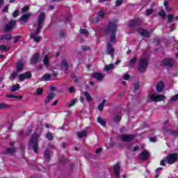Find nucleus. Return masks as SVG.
I'll return each instance as SVG.
<instances>
[{
	"instance_id": "nucleus-6",
	"label": "nucleus",
	"mask_w": 178,
	"mask_h": 178,
	"mask_svg": "<svg viewBox=\"0 0 178 178\" xmlns=\"http://www.w3.org/2000/svg\"><path fill=\"white\" fill-rule=\"evenodd\" d=\"M165 95H158L156 93L149 94L147 96V101L149 102H161V101H164Z\"/></svg>"
},
{
	"instance_id": "nucleus-26",
	"label": "nucleus",
	"mask_w": 178,
	"mask_h": 178,
	"mask_svg": "<svg viewBox=\"0 0 178 178\" xmlns=\"http://www.w3.org/2000/svg\"><path fill=\"white\" fill-rule=\"evenodd\" d=\"M10 49V46H5V45H1L0 46V51L6 52V51H9Z\"/></svg>"
},
{
	"instance_id": "nucleus-57",
	"label": "nucleus",
	"mask_w": 178,
	"mask_h": 178,
	"mask_svg": "<svg viewBox=\"0 0 178 178\" xmlns=\"http://www.w3.org/2000/svg\"><path fill=\"white\" fill-rule=\"evenodd\" d=\"M13 16L14 17H16L17 16H19V10H15L13 13Z\"/></svg>"
},
{
	"instance_id": "nucleus-13",
	"label": "nucleus",
	"mask_w": 178,
	"mask_h": 178,
	"mask_svg": "<svg viewBox=\"0 0 178 178\" xmlns=\"http://www.w3.org/2000/svg\"><path fill=\"white\" fill-rule=\"evenodd\" d=\"M163 88H165V85L163 84V82L158 83L156 86V92H162V91H163Z\"/></svg>"
},
{
	"instance_id": "nucleus-3",
	"label": "nucleus",
	"mask_w": 178,
	"mask_h": 178,
	"mask_svg": "<svg viewBox=\"0 0 178 178\" xmlns=\"http://www.w3.org/2000/svg\"><path fill=\"white\" fill-rule=\"evenodd\" d=\"M178 159V154L177 153H171L165 157V159H163L160 165L161 166H165V163H169V165H173V163H176Z\"/></svg>"
},
{
	"instance_id": "nucleus-45",
	"label": "nucleus",
	"mask_w": 178,
	"mask_h": 178,
	"mask_svg": "<svg viewBox=\"0 0 178 178\" xmlns=\"http://www.w3.org/2000/svg\"><path fill=\"white\" fill-rule=\"evenodd\" d=\"M134 88V90L137 91L138 88H140V84L139 83H136L131 86V88Z\"/></svg>"
},
{
	"instance_id": "nucleus-62",
	"label": "nucleus",
	"mask_w": 178,
	"mask_h": 178,
	"mask_svg": "<svg viewBox=\"0 0 178 178\" xmlns=\"http://www.w3.org/2000/svg\"><path fill=\"white\" fill-rule=\"evenodd\" d=\"M138 146H135L132 149L133 152H136V151H138Z\"/></svg>"
},
{
	"instance_id": "nucleus-39",
	"label": "nucleus",
	"mask_w": 178,
	"mask_h": 178,
	"mask_svg": "<svg viewBox=\"0 0 178 178\" xmlns=\"http://www.w3.org/2000/svg\"><path fill=\"white\" fill-rule=\"evenodd\" d=\"M178 99V94L173 96V97H170V101H172V102H176L177 100Z\"/></svg>"
},
{
	"instance_id": "nucleus-7",
	"label": "nucleus",
	"mask_w": 178,
	"mask_h": 178,
	"mask_svg": "<svg viewBox=\"0 0 178 178\" xmlns=\"http://www.w3.org/2000/svg\"><path fill=\"white\" fill-rule=\"evenodd\" d=\"M175 60L172 58H165L161 63V66H166L167 67H170L173 66Z\"/></svg>"
},
{
	"instance_id": "nucleus-35",
	"label": "nucleus",
	"mask_w": 178,
	"mask_h": 178,
	"mask_svg": "<svg viewBox=\"0 0 178 178\" xmlns=\"http://www.w3.org/2000/svg\"><path fill=\"white\" fill-rule=\"evenodd\" d=\"M84 95H85L86 99H87V101H88V102H90V101H91L92 99L91 98V96L90 95V93L86 92L84 93Z\"/></svg>"
},
{
	"instance_id": "nucleus-27",
	"label": "nucleus",
	"mask_w": 178,
	"mask_h": 178,
	"mask_svg": "<svg viewBox=\"0 0 178 178\" xmlns=\"http://www.w3.org/2000/svg\"><path fill=\"white\" fill-rule=\"evenodd\" d=\"M98 17H100V19H102L103 17H105V15H106V13L104 10H101L98 13Z\"/></svg>"
},
{
	"instance_id": "nucleus-8",
	"label": "nucleus",
	"mask_w": 178,
	"mask_h": 178,
	"mask_svg": "<svg viewBox=\"0 0 178 178\" xmlns=\"http://www.w3.org/2000/svg\"><path fill=\"white\" fill-rule=\"evenodd\" d=\"M16 26V20H13L7 24L4 28L5 31H12Z\"/></svg>"
},
{
	"instance_id": "nucleus-24",
	"label": "nucleus",
	"mask_w": 178,
	"mask_h": 178,
	"mask_svg": "<svg viewBox=\"0 0 178 178\" xmlns=\"http://www.w3.org/2000/svg\"><path fill=\"white\" fill-rule=\"evenodd\" d=\"M77 102V99H73L70 103L67 104V108H72Z\"/></svg>"
},
{
	"instance_id": "nucleus-60",
	"label": "nucleus",
	"mask_w": 178,
	"mask_h": 178,
	"mask_svg": "<svg viewBox=\"0 0 178 178\" xmlns=\"http://www.w3.org/2000/svg\"><path fill=\"white\" fill-rule=\"evenodd\" d=\"M27 10H29V7H27V6H24V7L22 9V12H27Z\"/></svg>"
},
{
	"instance_id": "nucleus-42",
	"label": "nucleus",
	"mask_w": 178,
	"mask_h": 178,
	"mask_svg": "<svg viewBox=\"0 0 178 178\" xmlns=\"http://www.w3.org/2000/svg\"><path fill=\"white\" fill-rule=\"evenodd\" d=\"M120 119H122V117L120 115H116L114 118V122H116V123L120 122Z\"/></svg>"
},
{
	"instance_id": "nucleus-52",
	"label": "nucleus",
	"mask_w": 178,
	"mask_h": 178,
	"mask_svg": "<svg viewBox=\"0 0 178 178\" xmlns=\"http://www.w3.org/2000/svg\"><path fill=\"white\" fill-rule=\"evenodd\" d=\"M19 40H20V36L14 37V40H13L14 44H16V42H17Z\"/></svg>"
},
{
	"instance_id": "nucleus-25",
	"label": "nucleus",
	"mask_w": 178,
	"mask_h": 178,
	"mask_svg": "<svg viewBox=\"0 0 178 178\" xmlns=\"http://www.w3.org/2000/svg\"><path fill=\"white\" fill-rule=\"evenodd\" d=\"M105 104H106V99H103L102 103L98 106L99 111H102L104 110V106H105Z\"/></svg>"
},
{
	"instance_id": "nucleus-37",
	"label": "nucleus",
	"mask_w": 178,
	"mask_h": 178,
	"mask_svg": "<svg viewBox=\"0 0 178 178\" xmlns=\"http://www.w3.org/2000/svg\"><path fill=\"white\" fill-rule=\"evenodd\" d=\"M46 137L48 138V140H49V141H52V140H54V136H52V134H51V133H47L46 134Z\"/></svg>"
},
{
	"instance_id": "nucleus-17",
	"label": "nucleus",
	"mask_w": 178,
	"mask_h": 178,
	"mask_svg": "<svg viewBox=\"0 0 178 178\" xmlns=\"http://www.w3.org/2000/svg\"><path fill=\"white\" fill-rule=\"evenodd\" d=\"M139 34L143 37H149V32L147 31V30L140 29H139Z\"/></svg>"
},
{
	"instance_id": "nucleus-1",
	"label": "nucleus",
	"mask_w": 178,
	"mask_h": 178,
	"mask_svg": "<svg viewBox=\"0 0 178 178\" xmlns=\"http://www.w3.org/2000/svg\"><path fill=\"white\" fill-rule=\"evenodd\" d=\"M44 20L45 13H41L38 18V26L35 30V33H32L30 35L31 38H32L35 42H39L40 40H41V37L39 36L38 34H40V30L42 29V24H44Z\"/></svg>"
},
{
	"instance_id": "nucleus-31",
	"label": "nucleus",
	"mask_w": 178,
	"mask_h": 178,
	"mask_svg": "<svg viewBox=\"0 0 178 178\" xmlns=\"http://www.w3.org/2000/svg\"><path fill=\"white\" fill-rule=\"evenodd\" d=\"M97 122L98 123H99V124H101L102 126H105L106 122H105V120L101 118L100 117L97 118Z\"/></svg>"
},
{
	"instance_id": "nucleus-9",
	"label": "nucleus",
	"mask_w": 178,
	"mask_h": 178,
	"mask_svg": "<svg viewBox=\"0 0 178 178\" xmlns=\"http://www.w3.org/2000/svg\"><path fill=\"white\" fill-rule=\"evenodd\" d=\"M31 78V73L30 72H26L24 74L19 75V80L21 81H24V80H27Z\"/></svg>"
},
{
	"instance_id": "nucleus-12",
	"label": "nucleus",
	"mask_w": 178,
	"mask_h": 178,
	"mask_svg": "<svg viewBox=\"0 0 178 178\" xmlns=\"http://www.w3.org/2000/svg\"><path fill=\"white\" fill-rule=\"evenodd\" d=\"M122 141H133L134 140V136L133 135H122L120 136Z\"/></svg>"
},
{
	"instance_id": "nucleus-33",
	"label": "nucleus",
	"mask_w": 178,
	"mask_h": 178,
	"mask_svg": "<svg viewBox=\"0 0 178 178\" xmlns=\"http://www.w3.org/2000/svg\"><path fill=\"white\" fill-rule=\"evenodd\" d=\"M18 74H19L17 73V72H13V74L10 76V80H15L16 77H17Z\"/></svg>"
},
{
	"instance_id": "nucleus-64",
	"label": "nucleus",
	"mask_w": 178,
	"mask_h": 178,
	"mask_svg": "<svg viewBox=\"0 0 178 178\" xmlns=\"http://www.w3.org/2000/svg\"><path fill=\"white\" fill-rule=\"evenodd\" d=\"M80 101L81 102L83 103L84 102V98L83 97H80Z\"/></svg>"
},
{
	"instance_id": "nucleus-58",
	"label": "nucleus",
	"mask_w": 178,
	"mask_h": 178,
	"mask_svg": "<svg viewBox=\"0 0 178 178\" xmlns=\"http://www.w3.org/2000/svg\"><path fill=\"white\" fill-rule=\"evenodd\" d=\"M88 49H90V47L88 46L82 47V51H88Z\"/></svg>"
},
{
	"instance_id": "nucleus-30",
	"label": "nucleus",
	"mask_w": 178,
	"mask_h": 178,
	"mask_svg": "<svg viewBox=\"0 0 178 178\" xmlns=\"http://www.w3.org/2000/svg\"><path fill=\"white\" fill-rule=\"evenodd\" d=\"M43 63L44 66H48L49 65V58H48V56H45L43 59Z\"/></svg>"
},
{
	"instance_id": "nucleus-48",
	"label": "nucleus",
	"mask_w": 178,
	"mask_h": 178,
	"mask_svg": "<svg viewBox=\"0 0 178 178\" xmlns=\"http://www.w3.org/2000/svg\"><path fill=\"white\" fill-rule=\"evenodd\" d=\"M5 108H9V106L5 104H0V109H5Z\"/></svg>"
},
{
	"instance_id": "nucleus-41",
	"label": "nucleus",
	"mask_w": 178,
	"mask_h": 178,
	"mask_svg": "<svg viewBox=\"0 0 178 178\" xmlns=\"http://www.w3.org/2000/svg\"><path fill=\"white\" fill-rule=\"evenodd\" d=\"M128 24H129V27H134V26H136V20L130 21Z\"/></svg>"
},
{
	"instance_id": "nucleus-11",
	"label": "nucleus",
	"mask_w": 178,
	"mask_h": 178,
	"mask_svg": "<svg viewBox=\"0 0 178 178\" xmlns=\"http://www.w3.org/2000/svg\"><path fill=\"white\" fill-rule=\"evenodd\" d=\"M107 53L108 54V55H111L112 58H113L114 54H115V49L112 47V45L111 44V43L107 44Z\"/></svg>"
},
{
	"instance_id": "nucleus-46",
	"label": "nucleus",
	"mask_w": 178,
	"mask_h": 178,
	"mask_svg": "<svg viewBox=\"0 0 178 178\" xmlns=\"http://www.w3.org/2000/svg\"><path fill=\"white\" fill-rule=\"evenodd\" d=\"M123 3V0H116L115 6H120Z\"/></svg>"
},
{
	"instance_id": "nucleus-53",
	"label": "nucleus",
	"mask_w": 178,
	"mask_h": 178,
	"mask_svg": "<svg viewBox=\"0 0 178 178\" xmlns=\"http://www.w3.org/2000/svg\"><path fill=\"white\" fill-rule=\"evenodd\" d=\"M168 20L169 22H172V20H173V15H172V14L168 15Z\"/></svg>"
},
{
	"instance_id": "nucleus-51",
	"label": "nucleus",
	"mask_w": 178,
	"mask_h": 178,
	"mask_svg": "<svg viewBox=\"0 0 178 178\" xmlns=\"http://www.w3.org/2000/svg\"><path fill=\"white\" fill-rule=\"evenodd\" d=\"M164 6L167 12H170V10H172V8H170V7H168V4H166V2L164 3Z\"/></svg>"
},
{
	"instance_id": "nucleus-38",
	"label": "nucleus",
	"mask_w": 178,
	"mask_h": 178,
	"mask_svg": "<svg viewBox=\"0 0 178 178\" xmlns=\"http://www.w3.org/2000/svg\"><path fill=\"white\" fill-rule=\"evenodd\" d=\"M159 16L163 17V19H166V14L165 13V11L161 10L159 13Z\"/></svg>"
},
{
	"instance_id": "nucleus-14",
	"label": "nucleus",
	"mask_w": 178,
	"mask_h": 178,
	"mask_svg": "<svg viewBox=\"0 0 178 178\" xmlns=\"http://www.w3.org/2000/svg\"><path fill=\"white\" fill-rule=\"evenodd\" d=\"M24 66V62L20 60L17 63V72H22Z\"/></svg>"
},
{
	"instance_id": "nucleus-44",
	"label": "nucleus",
	"mask_w": 178,
	"mask_h": 178,
	"mask_svg": "<svg viewBox=\"0 0 178 178\" xmlns=\"http://www.w3.org/2000/svg\"><path fill=\"white\" fill-rule=\"evenodd\" d=\"M81 34H83V35H88V31L86 29H80Z\"/></svg>"
},
{
	"instance_id": "nucleus-4",
	"label": "nucleus",
	"mask_w": 178,
	"mask_h": 178,
	"mask_svg": "<svg viewBox=\"0 0 178 178\" xmlns=\"http://www.w3.org/2000/svg\"><path fill=\"white\" fill-rule=\"evenodd\" d=\"M143 56L144 58H142L139 62V72H145L147 66H148L149 56L147 53H144Z\"/></svg>"
},
{
	"instance_id": "nucleus-47",
	"label": "nucleus",
	"mask_w": 178,
	"mask_h": 178,
	"mask_svg": "<svg viewBox=\"0 0 178 178\" xmlns=\"http://www.w3.org/2000/svg\"><path fill=\"white\" fill-rule=\"evenodd\" d=\"M7 154H15V149L9 148L7 149Z\"/></svg>"
},
{
	"instance_id": "nucleus-63",
	"label": "nucleus",
	"mask_w": 178,
	"mask_h": 178,
	"mask_svg": "<svg viewBox=\"0 0 178 178\" xmlns=\"http://www.w3.org/2000/svg\"><path fill=\"white\" fill-rule=\"evenodd\" d=\"M50 90L51 91H55V86H50Z\"/></svg>"
},
{
	"instance_id": "nucleus-56",
	"label": "nucleus",
	"mask_w": 178,
	"mask_h": 178,
	"mask_svg": "<svg viewBox=\"0 0 178 178\" xmlns=\"http://www.w3.org/2000/svg\"><path fill=\"white\" fill-rule=\"evenodd\" d=\"M149 141L151 143H156V137H152V138H149Z\"/></svg>"
},
{
	"instance_id": "nucleus-16",
	"label": "nucleus",
	"mask_w": 178,
	"mask_h": 178,
	"mask_svg": "<svg viewBox=\"0 0 178 178\" xmlns=\"http://www.w3.org/2000/svg\"><path fill=\"white\" fill-rule=\"evenodd\" d=\"M92 77L95 79H97V80L101 81L102 79H104V75L99 72H95L92 74Z\"/></svg>"
},
{
	"instance_id": "nucleus-40",
	"label": "nucleus",
	"mask_w": 178,
	"mask_h": 178,
	"mask_svg": "<svg viewBox=\"0 0 178 178\" xmlns=\"http://www.w3.org/2000/svg\"><path fill=\"white\" fill-rule=\"evenodd\" d=\"M10 38H12V35H4V36H3L1 38V40H10Z\"/></svg>"
},
{
	"instance_id": "nucleus-50",
	"label": "nucleus",
	"mask_w": 178,
	"mask_h": 178,
	"mask_svg": "<svg viewBox=\"0 0 178 178\" xmlns=\"http://www.w3.org/2000/svg\"><path fill=\"white\" fill-rule=\"evenodd\" d=\"M152 12H154V10L152 9L147 10H146L147 16H149V15H152Z\"/></svg>"
},
{
	"instance_id": "nucleus-28",
	"label": "nucleus",
	"mask_w": 178,
	"mask_h": 178,
	"mask_svg": "<svg viewBox=\"0 0 178 178\" xmlns=\"http://www.w3.org/2000/svg\"><path fill=\"white\" fill-rule=\"evenodd\" d=\"M43 93H44V90L42 89V88H38L36 89V92H35L36 95H42Z\"/></svg>"
},
{
	"instance_id": "nucleus-59",
	"label": "nucleus",
	"mask_w": 178,
	"mask_h": 178,
	"mask_svg": "<svg viewBox=\"0 0 178 178\" xmlns=\"http://www.w3.org/2000/svg\"><path fill=\"white\" fill-rule=\"evenodd\" d=\"M75 89L74 87H71L69 88V92H70L71 94H72V92H74Z\"/></svg>"
},
{
	"instance_id": "nucleus-32",
	"label": "nucleus",
	"mask_w": 178,
	"mask_h": 178,
	"mask_svg": "<svg viewBox=\"0 0 178 178\" xmlns=\"http://www.w3.org/2000/svg\"><path fill=\"white\" fill-rule=\"evenodd\" d=\"M7 98H16L17 99H22V96H16L13 95H6Z\"/></svg>"
},
{
	"instance_id": "nucleus-54",
	"label": "nucleus",
	"mask_w": 178,
	"mask_h": 178,
	"mask_svg": "<svg viewBox=\"0 0 178 178\" xmlns=\"http://www.w3.org/2000/svg\"><path fill=\"white\" fill-rule=\"evenodd\" d=\"M122 77L124 80H129V79H130V75H129L128 74H125L123 75Z\"/></svg>"
},
{
	"instance_id": "nucleus-10",
	"label": "nucleus",
	"mask_w": 178,
	"mask_h": 178,
	"mask_svg": "<svg viewBox=\"0 0 178 178\" xmlns=\"http://www.w3.org/2000/svg\"><path fill=\"white\" fill-rule=\"evenodd\" d=\"M139 159L145 160L149 158V152L147 150L143 151L138 156Z\"/></svg>"
},
{
	"instance_id": "nucleus-21",
	"label": "nucleus",
	"mask_w": 178,
	"mask_h": 178,
	"mask_svg": "<svg viewBox=\"0 0 178 178\" xmlns=\"http://www.w3.org/2000/svg\"><path fill=\"white\" fill-rule=\"evenodd\" d=\"M30 16H31V13H26V14H24V15H22L21 17V20L22 22H26V20L29 19V18L30 17Z\"/></svg>"
},
{
	"instance_id": "nucleus-36",
	"label": "nucleus",
	"mask_w": 178,
	"mask_h": 178,
	"mask_svg": "<svg viewBox=\"0 0 178 178\" xmlns=\"http://www.w3.org/2000/svg\"><path fill=\"white\" fill-rule=\"evenodd\" d=\"M19 88H20V85H19V84L14 85L13 86V88H11V91H13V92L17 91V90H19Z\"/></svg>"
},
{
	"instance_id": "nucleus-2",
	"label": "nucleus",
	"mask_w": 178,
	"mask_h": 178,
	"mask_svg": "<svg viewBox=\"0 0 178 178\" xmlns=\"http://www.w3.org/2000/svg\"><path fill=\"white\" fill-rule=\"evenodd\" d=\"M105 34L110 37V42H113L116 39V22H110L105 29Z\"/></svg>"
},
{
	"instance_id": "nucleus-55",
	"label": "nucleus",
	"mask_w": 178,
	"mask_h": 178,
	"mask_svg": "<svg viewBox=\"0 0 178 178\" xmlns=\"http://www.w3.org/2000/svg\"><path fill=\"white\" fill-rule=\"evenodd\" d=\"M8 9H9V6H4L3 8V13H6V12H8Z\"/></svg>"
},
{
	"instance_id": "nucleus-34",
	"label": "nucleus",
	"mask_w": 178,
	"mask_h": 178,
	"mask_svg": "<svg viewBox=\"0 0 178 178\" xmlns=\"http://www.w3.org/2000/svg\"><path fill=\"white\" fill-rule=\"evenodd\" d=\"M44 156L46 161L48 162V161H49V150H46L44 152Z\"/></svg>"
},
{
	"instance_id": "nucleus-19",
	"label": "nucleus",
	"mask_w": 178,
	"mask_h": 178,
	"mask_svg": "<svg viewBox=\"0 0 178 178\" xmlns=\"http://www.w3.org/2000/svg\"><path fill=\"white\" fill-rule=\"evenodd\" d=\"M120 166L119 164H115L114 165V175H115V176H119V173H120Z\"/></svg>"
},
{
	"instance_id": "nucleus-15",
	"label": "nucleus",
	"mask_w": 178,
	"mask_h": 178,
	"mask_svg": "<svg viewBox=\"0 0 178 178\" xmlns=\"http://www.w3.org/2000/svg\"><path fill=\"white\" fill-rule=\"evenodd\" d=\"M69 69V65H67V61L66 60H63L61 62V70H65V72H67Z\"/></svg>"
},
{
	"instance_id": "nucleus-61",
	"label": "nucleus",
	"mask_w": 178,
	"mask_h": 178,
	"mask_svg": "<svg viewBox=\"0 0 178 178\" xmlns=\"http://www.w3.org/2000/svg\"><path fill=\"white\" fill-rule=\"evenodd\" d=\"M101 151H102V149L101 147L97 148L96 150V154H99Z\"/></svg>"
},
{
	"instance_id": "nucleus-43",
	"label": "nucleus",
	"mask_w": 178,
	"mask_h": 178,
	"mask_svg": "<svg viewBox=\"0 0 178 178\" xmlns=\"http://www.w3.org/2000/svg\"><path fill=\"white\" fill-rule=\"evenodd\" d=\"M137 62V57H134L132 59L129 61L130 65H134Z\"/></svg>"
},
{
	"instance_id": "nucleus-5",
	"label": "nucleus",
	"mask_w": 178,
	"mask_h": 178,
	"mask_svg": "<svg viewBox=\"0 0 178 178\" xmlns=\"http://www.w3.org/2000/svg\"><path fill=\"white\" fill-rule=\"evenodd\" d=\"M40 134H33L32 135V138L29 142L30 147H32L34 152L38 151V138H40Z\"/></svg>"
},
{
	"instance_id": "nucleus-23",
	"label": "nucleus",
	"mask_w": 178,
	"mask_h": 178,
	"mask_svg": "<svg viewBox=\"0 0 178 178\" xmlns=\"http://www.w3.org/2000/svg\"><path fill=\"white\" fill-rule=\"evenodd\" d=\"M77 136L79 138H83V137H86V136H87V131L77 132Z\"/></svg>"
},
{
	"instance_id": "nucleus-20",
	"label": "nucleus",
	"mask_w": 178,
	"mask_h": 178,
	"mask_svg": "<svg viewBox=\"0 0 178 178\" xmlns=\"http://www.w3.org/2000/svg\"><path fill=\"white\" fill-rule=\"evenodd\" d=\"M54 97H55V94L53 92L49 93L47 99L44 100V104H48L51 99H54Z\"/></svg>"
},
{
	"instance_id": "nucleus-18",
	"label": "nucleus",
	"mask_w": 178,
	"mask_h": 178,
	"mask_svg": "<svg viewBox=\"0 0 178 178\" xmlns=\"http://www.w3.org/2000/svg\"><path fill=\"white\" fill-rule=\"evenodd\" d=\"M40 58V56L37 54H34L32 57V59L31 60V64L34 65L36 62H38V59Z\"/></svg>"
},
{
	"instance_id": "nucleus-29",
	"label": "nucleus",
	"mask_w": 178,
	"mask_h": 178,
	"mask_svg": "<svg viewBox=\"0 0 178 178\" xmlns=\"http://www.w3.org/2000/svg\"><path fill=\"white\" fill-rule=\"evenodd\" d=\"M114 66L115 65L113 64H110L108 65H106L104 67V70L106 72H109V70H112V69H113Z\"/></svg>"
},
{
	"instance_id": "nucleus-49",
	"label": "nucleus",
	"mask_w": 178,
	"mask_h": 178,
	"mask_svg": "<svg viewBox=\"0 0 178 178\" xmlns=\"http://www.w3.org/2000/svg\"><path fill=\"white\" fill-rule=\"evenodd\" d=\"M99 22V18L98 17H95L92 19V23L97 24Z\"/></svg>"
},
{
	"instance_id": "nucleus-22",
	"label": "nucleus",
	"mask_w": 178,
	"mask_h": 178,
	"mask_svg": "<svg viewBox=\"0 0 178 178\" xmlns=\"http://www.w3.org/2000/svg\"><path fill=\"white\" fill-rule=\"evenodd\" d=\"M42 80L43 81H49L51 80V74H45L42 76Z\"/></svg>"
}]
</instances>
